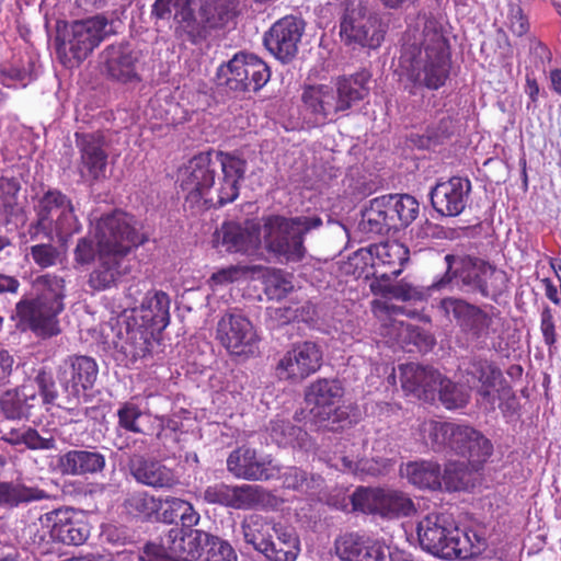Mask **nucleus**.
Listing matches in <instances>:
<instances>
[{"label":"nucleus","instance_id":"obj_23","mask_svg":"<svg viewBox=\"0 0 561 561\" xmlns=\"http://www.w3.org/2000/svg\"><path fill=\"white\" fill-rule=\"evenodd\" d=\"M99 374L96 362L84 355L68 356L59 365L58 381L69 398L79 399L94 386Z\"/></svg>","mask_w":561,"mask_h":561},{"label":"nucleus","instance_id":"obj_15","mask_svg":"<svg viewBox=\"0 0 561 561\" xmlns=\"http://www.w3.org/2000/svg\"><path fill=\"white\" fill-rule=\"evenodd\" d=\"M387 26L375 13H366L360 5L346 9L341 23L342 41L353 47L378 48L385 39Z\"/></svg>","mask_w":561,"mask_h":561},{"label":"nucleus","instance_id":"obj_16","mask_svg":"<svg viewBox=\"0 0 561 561\" xmlns=\"http://www.w3.org/2000/svg\"><path fill=\"white\" fill-rule=\"evenodd\" d=\"M217 339L232 355H253L257 335L251 321L239 312H226L217 324Z\"/></svg>","mask_w":561,"mask_h":561},{"label":"nucleus","instance_id":"obj_37","mask_svg":"<svg viewBox=\"0 0 561 561\" xmlns=\"http://www.w3.org/2000/svg\"><path fill=\"white\" fill-rule=\"evenodd\" d=\"M380 335L390 346H399L401 348H405L409 345L422 347L433 344L432 336L425 333L424 330L392 318L383 320Z\"/></svg>","mask_w":561,"mask_h":561},{"label":"nucleus","instance_id":"obj_53","mask_svg":"<svg viewBox=\"0 0 561 561\" xmlns=\"http://www.w3.org/2000/svg\"><path fill=\"white\" fill-rule=\"evenodd\" d=\"M367 538L350 533L335 540V552L343 561H358Z\"/></svg>","mask_w":561,"mask_h":561},{"label":"nucleus","instance_id":"obj_39","mask_svg":"<svg viewBox=\"0 0 561 561\" xmlns=\"http://www.w3.org/2000/svg\"><path fill=\"white\" fill-rule=\"evenodd\" d=\"M105 456L96 450L72 449L58 458V468L66 476H85L105 468Z\"/></svg>","mask_w":561,"mask_h":561},{"label":"nucleus","instance_id":"obj_58","mask_svg":"<svg viewBox=\"0 0 561 561\" xmlns=\"http://www.w3.org/2000/svg\"><path fill=\"white\" fill-rule=\"evenodd\" d=\"M30 253L33 261L43 268L55 265L59 256L58 250L50 243L33 245Z\"/></svg>","mask_w":561,"mask_h":561},{"label":"nucleus","instance_id":"obj_17","mask_svg":"<svg viewBox=\"0 0 561 561\" xmlns=\"http://www.w3.org/2000/svg\"><path fill=\"white\" fill-rule=\"evenodd\" d=\"M216 162L213 152H202L194 156L179 171V182L186 199L198 204L202 199L208 202L207 195L215 183Z\"/></svg>","mask_w":561,"mask_h":561},{"label":"nucleus","instance_id":"obj_50","mask_svg":"<svg viewBox=\"0 0 561 561\" xmlns=\"http://www.w3.org/2000/svg\"><path fill=\"white\" fill-rule=\"evenodd\" d=\"M370 289L375 294L390 295L392 298L402 301L422 300L424 298V294L420 289L408 283L390 284V280H382L378 277L370 283Z\"/></svg>","mask_w":561,"mask_h":561},{"label":"nucleus","instance_id":"obj_54","mask_svg":"<svg viewBox=\"0 0 561 561\" xmlns=\"http://www.w3.org/2000/svg\"><path fill=\"white\" fill-rule=\"evenodd\" d=\"M469 469L465 462H449L446 465L442 482L449 491H458L467 488L470 482Z\"/></svg>","mask_w":561,"mask_h":561},{"label":"nucleus","instance_id":"obj_36","mask_svg":"<svg viewBox=\"0 0 561 561\" xmlns=\"http://www.w3.org/2000/svg\"><path fill=\"white\" fill-rule=\"evenodd\" d=\"M213 158L216 164H220L224 174L217 199V204L224 206L238 197L239 182L244 176L247 162L236 154L222 151L214 152Z\"/></svg>","mask_w":561,"mask_h":561},{"label":"nucleus","instance_id":"obj_7","mask_svg":"<svg viewBox=\"0 0 561 561\" xmlns=\"http://www.w3.org/2000/svg\"><path fill=\"white\" fill-rule=\"evenodd\" d=\"M416 533L423 550L440 559L465 560L471 543L447 513H430L419 520Z\"/></svg>","mask_w":561,"mask_h":561},{"label":"nucleus","instance_id":"obj_35","mask_svg":"<svg viewBox=\"0 0 561 561\" xmlns=\"http://www.w3.org/2000/svg\"><path fill=\"white\" fill-rule=\"evenodd\" d=\"M128 468L138 483L153 489H170L179 482L171 468L159 460L148 459L141 455L130 457Z\"/></svg>","mask_w":561,"mask_h":561},{"label":"nucleus","instance_id":"obj_9","mask_svg":"<svg viewBox=\"0 0 561 561\" xmlns=\"http://www.w3.org/2000/svg\"><path fill=\"white\" fill-rule=\"evenodd\" d=\"M344 394L336 379L321 378L311 382L305 391L308 417L319 430L339 431L348 422V413L339 403Z\"/></svg>","mask_w":561,"mask_h":561},{"label":"nucleus","instance_id":"obj_42","mask_svg":"<svg viewBox=\"0 0 561 561\" xmlns=\"http://www.w3.org/2000/svg\"><path fill=\"white\" fill-rule=\"evenodd\" d=\"M49 499L46 491L20 481H0V508L12 510L31 502Z\"/></svg>","mask_w":561,"mask_h":561},{"label":"nucleus","instance_id":"obj_27","mask_svg":"<svg viewBox=\"0 0 561 561\" xmlns=\"http://www.w3.org/2000/svg\"><path fill=\"white\" fill-rule=\"evenodd\" d=\"M76 146L80 153L79 172L83 179L105 178L108 154L101 131L76 133Z\"/></svg>","mask_w":561,"mask_h":561},{"label":"nucleus","instance_id":"obj_24","mask_svg":"<svg viewBox=\"0 0 561 561\" xmlns=\"http://www.w3.org/2000/svg\"><path fill=\"white\" fill-rule=\"evenodd\" d=\"M304 32V21L287 15L276 21L265 33L264 45L277 59L288 62L298 53Z\"/></svg>","mask_w":561,"mask_h":561},{"label":"nucleus","instance_id":"obj_38","mask_svg":"<svg viewBox=\"0 0 561 561\" xmlns=\"http://www.w3.org/2000/svg\"><path fill=\"white\" fill-rule=\"evenodd\" d=\"M369 253L373 257V266L389 267V272L376 275V277L391 280L401 274L403 265L409 261L410 251L401 242L387 241L371 245Z\"/></svg>","mask_w":561,"mask_h":561},{"label":"nucleus","instance_id":"obj_30","mask_svg":"<svg viewBox=\"0 0 561 561\" xmlns=\"http://www.w3.org/2000/svg\"><path fill=\"white\" fill-rule=\"evenodd\" d=\"M450 450L466 458L471 467L478 470L492 456L493 444L477 428L457 423Z\"/></svg>","mask_w":561,"mask_h":561},{"label":"nucleus","instance_id":"obj_12","mask_svg":"<svg viewBox=\"0 0 561 561\" xmlns=\"http://www.w3.org/2000/svg\"><path fill=\"white\" fill-rule=\"evenodd\" d=\"M112 33V23L102 14L73 21L60 34L58 53L80 62Z\"/></svg>","mask_w":561,"mask_h":561},{"label":"nucleus","instance_id":"obj_43","mask_svg":"<svg viewBox=\"0 0 561 561\" xmlns=\"http://www.w3.org/2000/svg\"><path fill=\"white\" fill-rule=\"evenodd\" d=\"M400 474L419 489L437 490L442 486L440 467L433 461H410L400 467Z\"/></svg>","mask_w":561,"mask_h":561},{"label":"nucleus","instance_id":"obj_57","mask_svg":"<svg viewBox=\"0 0 561 561\" xmlns=\"http://www.w3.org/2000/svg\"><path fill=\"white\" fill-rule=\"evenodd\" d=\"M341 465L335 463V467L344 472L353 473L359 478L367 474H376L377 470L373 461L368 459L354 460L348 456H342L340 459Z\"/></svg>","mask_w":561,"mask_h":561},{"label":"nucleus","instance_id":"obj_34","mask_svg":"<svg viewBox=\"0 0 561 561\" xmlns=\"http://www.w3.org/2000/svg\"><path fill=\"white\" fill-rule=\"evenodd\" d=\"M402 389L419 399L433 400L439 383L440 373L433 367L415 363L399 366Z\"/></svg>","mask_w":561,"mask_h":561},{"label":"nucleus","instance_id":"obj_64","mask_svg":"<svg viewBox=\"0 0 561 561\" xmlns=\"http://www.w3.org/2000/svg\"><path fill=\"white\" fill-rule=\"evenodd\" d=\"M387 546L367 538L358 561H383Z\"/></svg>","mask_w":561,"mask_h":561},{"label":"nucleus","instance_id":"obj_25","mask_svg":"<svg viewBox=\"0 0 561 561\" xmlns=\"http://www.w3.org/2000/svg\"><path fill=\"white\" fill-rule=\"evenodd\" d=\"M203 500L208 504L233 510H251L264 502V492L259 485H228L219 482L205 488Z\"/></svg>","mask_w":561,"mask_h":561},{"label":"nucleus","instance_id":"obj_29","mask_svg":"<svg viewBox=\"0 0 561 561\" xmlns=\"http://www.w3.org/2000/svg\"><path fill=\"white\" fill-rule=\"evenodd\" d=\"M213 244L220 251L229 253H251L260 244V228L253 221L244 225L227 221L213 236Z\"/></svg>","mask_w":561,"mask_h":561},{"label":"nucleus","instance_id":"obj_51","mask_svg":"<svg viewBox=\"0 0 561 561\" xmlns=\"http://www.w3.org/2000/svg\"><path fill=\"white\" fill-rule=\"evenodd\" d=\"M480 266L484 268V279L479 294L485 298L496 300L507 289V275L504 271L497 270L489 263Z\"/></svg>","mask_w":561,"mask_h":561},{"label":"nucleus","instance_id":"obj_21","mask_svg":"<svg viewBox=\"0 0 561 561\" xmlns=\"http://www.w3.org/2000/svg\"><path fill=\"white\" fill-rule=\"evenodd\" d=\"M41 525L50 538L67 546H81L90 537V527L80 513L71 508L55 510L41 516Z\"/></svg>","mask_w":561,"mask_h":561},{"label":"nucleus","instance_id":"obj_60","mask_svg":"<svg viewBox=\"0 0 561 561\" xmlns=\"http://www.w3.org/2000/svg\"><path fill=\"white\" fill-rule=\"evenodd\" d=\"M176 559L162 540L160 545L147 543L139 554V561H175Z\"/></svg>","mask_w":561,"mask_h":561},{"label":"nucleus","instance_id":"obj_1","mask_svg":"<svg viewBox=\"0 0 561 561\" xmlns=\"http://www.w3.org/2000/svg\"><path fill=\"white\" fill-rule=\"evenodd\" d=\"M407 36L410 46L419 49L407 73L408 80L413 83L410 94H415L414 89L419 87L430 90L443 87L449 76L450 58L439 22L431 15L421 14Z\"/></svg>","mask_w":561,"mask_h":561},{"label":"nucleus","instance_id":"obj_3","mask_svg":"<svg viewBox=\"0 0 561 561\" xmlns=\"http://www.w3.org/2000/svg\"><path fill=\"white\" fill-rule=\"evenodd\" d=\"M369 79L367 71H360L339 77L334 85H307L301 94L304 111L314 124L332 122L340 113L348 111L368 95Z\"/></svg>","mask_w":561,"mask_h":561},{"label":"nucleus","instance_id":"obj_46","mask_svg":"<svg viewBox=\"0 0 561 561\" xmlns=\"http://www.w3.org/2000/svg\"><path fill=\"white\" fill-rule=\"evenodd\" d=\"M34 400H36L34 390L28 386H22L20 389L4 392L0 404L5 416L14 420L26 415Z\"/></svg>","mask_w":561,"mask_h":561},{"label":"nucleus","instance_id":"obj_10","mask_svg":"<svg viewBox=\"0 0 561 561\" xmlns=\"http://www.w3.org/2000/svg\"><path fill=\"white\" fill-rule=\"evenodd\" d=\"M35 211V229L42 231L49 240L56 236L60 242H66L81 230L72 202L58 190L47 191L39 198Z\"/></svg>","mask_w":561,"mask_h":561},{"label":"nucleus","instance_id":"obj_44","mask_svg":"<svg viewBox=\"0 0 561 561\" xmlns=\"http://www.w3.org/2000/svg\"><path fill=\"white\" fill-rule=\"evenodd\" d=\"M162 512L159 516V520L165 524H173L176 519L181 520V525L184 528H191L199 523L201 515L193 507V505L182 499L167 496L162 500Z\"/></svg>","mask_w":561,"mask_h":561},{"label":"nucleus","instance_id":"obj_48","mask_svg":"<svg viewBox=\"0 0 561 561\" xmlns=\"http://www.w3.org/2000/svg\"><path fill=\"white\" fill-rule=\"evenodd\" d=\"M124 506L130 515L150 520L153 516H158L162 508V500L150 495L146 491H137L128 494Z\"/></svg>","mask_w":561,"mask_h":561},{"label":"nucleus","instance_id":"obj_62","mask_svg":"<svg viewBox=\"0 0 561 561\" xmlns=\"http://www.w3.org/2000/svg\"><path fill=\"white\" fill-rule=\"evenodd\" d=\"M35 382L41 391L44 402H54L57 398V390L51 375L44 369H41L35 377Z\"/></svg>","mask_w":561,"mask_h":561},{"label":"nucleus","instance_id":"obj_47","mask_svg":"<svg viewBox=\"0 0 561 561\" xmlns=\"http://www.w3.org/2000/svg\"><path fill=\"white\" fill-rule=\"evenodd\" d=\"M457 423L440 422L436 420L424 421L420 426V433L426 445L435 450L451 449V440Z\"/></svg>","mask_w":561,"mask_h":561},{"label":"nucleus","instance_id":"obj_45","mask_svg":"<svg viewBox=\"0 0 561 561\" xmlns=\"http://www.w3.org/2000/svg\"><path fill=\"white\" fill-rule=\"evenodd\" d=\"M268 435L275 444L282 447L305 448L308 442V434L301 427L294 425L290 421L276 417L270 422Z\"/></svg>","mask_w":561,"mask_h":561},{"label":"nucleus","instance_id":"obj_2","mask_svg":"<svg viewBox=\"0 0 561 561\" xmlns=\"http://www.w3.org/2000/svg\"><path fill=\"white\" fill-rule=\"evenodd\" d=\"M152 14L162 20L173 15L176 31L197 44L234 18L236 4L233 0H156Z\"/></svg>","mask_w":561,"mask_h":561},{"label":"nucleus","instance_id":"obj_14","mask_svg":"<svg viewBox=\"0 0 561 561\" xmlns=\"http://www.w3.org/2000/svg\"><path fill=\"white\" fill-rule=\"evenodd\" d=\"M219 84L238 92H256L271 78L268 66L253 54L238 53L217 69Z\"/></svg>","mask_w":561,"mask_h":561},{"label":"nucleus","instance_id":"obj_49","mask_svg":"<svg viewBox=\"0 0 561 561\" xmlns=\"http://www.w3.org/2000/svg\"><path fill=\"white\" fill-rule=\"evenodd\" d=\"M35 298L48 304H64L65 280L55 274H44L33 282Z\"/></svg>","mask_w":561,"mask_h":561},{"label":"nucleus","instance_id":"obj_13","mask_svg":"<svg viewBox=\"0 0 561 561\" xmlns=\"http://www.w3.org/2000/svg\"><path fill=\"white\" fill-rule=\"evenodd\" d=\"M354 511L387 519L408 517L416 508L405 492L392 488H357L351 496Z\"/></svg>","mask_w":561,"mask_h":561},{"label":"nucleus","instance_id":"obj_20","mask_svg":"<svg viewBox=\"0 0 561 561\" xmlns=\"http://www.w3.org/2000/svg\"><path fill=\"white\" fill-rule=\"evenodd\" d=\"M439 308L447 317H451L460 330L471 339L481 340L490 335L494 314H489L480 307L455 297L442 299Z\"/></svg>","mask_w":561,"mask_h":561},{"label":"nucleus","instance_id":"obj_56","mask_svg":"<svg viewBox=\"0 0 561 561\" xmlns=\"http://www.w3.org/2000/svg\"><path fill=\"white\" fill-rule=\"evenodd\" d=\"M20 191L19 183L15 180H0V214L10 215L16 206L18 193Z\"/></svg>","mask_w":561,"mask_h":561},{"label":"nucleus","instance_id":"obj_11","mask_svg":"<svg viewBox=\"0 0 561 561\" xmlns=\"http://www.w3.org/2000/svg\"><path fill=\"white\" fill-rule=\"evenodd\" d=\"M98 251H105L115 255H125L147 240L139 232L134 217L121 211L103 215L93 228Z\"/></svg>","mask_w":561,"mask_h":561},{"label":"nucleus","instance_id":"obj_63","mask_svg":"<svg viewBox=\"0 0 561 561\" xmlns=\"http://www.w3.org/2000/svg\"><path fill=\"white\" fill-rule=\"evenodd\" d=\"M540 330L545 343L551 347L557 342L556 327L552 311L549 307L542 309L540 314Z\"/></svg>","mask_w":561,"mask_h":561},{"label":"nucleus","instance_id":"obj_31","mask_svg":"<svg viewBox=\"0 0 561 561\" xmlns=\"http://www.w3.org/2000/svg\"><path fill=\"white\" fill-rule=\"evenodd\" d=\"M445 262L447 265V272L439 282L433 284L434 288H443L446 284L451 282L453 277H455L459 280L461 287L467 293L479 294L484 279V268L480 265L486 264V262L470 255L454 254H447L445 256Z\"/></svg>","mask_w":561,"mask_h":561},{"label":"nucleus","instance_id":"obj_22","mask_svg":"<svg viewBox=\"0 0 561 561\" xmlns=\"http://www.w3.org/2000/svg\"><path fill=\"white\" fill-rule=\"evenodd\" d=\"M321 364L322 352L316 343H296L279 359L276 375L279 379L300 381L314 374Z\"/></svg>","mask_w":561,"mask_h":561},{"label":"nucleus","instance_id":"obj_55","mask_svg":"<svg viewBox=\"0 0 561 561\" xmlns=\"http://www.w3.org/2000/svg\"><path fill=\"white\" fill-rule=\"evenodd\" d=\"M141 410L134 403L126 402L117 410L118 426L127 432L139 434L142 432L138 421Z\"/></svg>","mask_w":561,"mask_h":561},{"label":"nucleus","instance_id":"obj_52","mask_svg":"<svg viewBox=\"0 0 561 561\" xmlns=\"http://www.w3.org/2000/svg\"><path fill=\"white\" fill-rule=\"evenodd\" d=\"M436 392H438L442 403L449 410L465 407L470 398L468 390L457 386L442 375L439 376Z\"/></svg>","mask_w":561,"mask_h":561},{"label":"nucleus","instance_id":"obj_18","mask_svg":"<svg viewBox=\"0 0 561 561\" xmlns=\"http://www.w3.org/2000/svg\"><path fill=\"white\" fill-rule=\"evenodd\" d=\"M64 307V304L23 299L16 304V316L24 329L31 330L37 337L49 339L60 333L57 317Z\"/></svg>","mask_w":561,"mask_h":561},{"label":"nucleus","instance_id":"obj_4","mask_svg":"<svg viewBox=\"0 0 561 561\" xmlns=\"http://www.w3.org/2000/svg\"><path fill=\"white\" fill-rule=\"evenodd\" d=\"M319 216H268L263 224L266 250L280 262H299L305 257V236L322 226Z\"/></svg>","mask_w":561,"mask_h":561},{"label":"nucleus","instance_id":"obj_5","mask_svg":"<svg viewBox=\"0 0 561 561\" xmlns=\"http://www.w3.org/2000/svg\"><path fill=\"white\" fill-rule=\"evenodd\" d=\"M241 530L245 543L268 561H296L300 553V540L291 527L261 515L244 518Z\"/></svg>","mask_w":561,"mask_h":561},{"label":"nucleus","instance_id":"obj_26","mask_svg":"<svg viewBox=\"0 0 561 561\" xmlns=\"http://www.w3.org/2000/svg\"><path fill=\"white\" fill-rule=\"evenodd\" d=\"M461 377L467 386L476 389L482 401L494 408V388L497 380L502 379L501 370L486 358L472 356L463 359L459 365Z\"/></svg>","mask_w":561,"mask_h":561},{"label":"nucleus","instance_id":"obj_59","mask_svg":"<svg viewBox=\"0 0 561 561\" xmlns=\"http://www.w3.org/2000/svg\"><path fill=\"white\" fill-rule=\"evenodd\" d=\"M210 561H237V553L231 545L220 538L213 536L208 546Z\"/></svg>","mask_w":561,"mask_h":561},{"label":"nucleus","instance_id":"obj_6","mask_svg":"<svg viewBox=\"0 0 561 561\" xmlns=\"http://www.w3.org/2000/svg\"><path fill=\"white\" fill-rule=\"evenodd\" d=\"M170 297L162 290H150L139 307L131 310L125 332L133 357L145 356L154 331H162L170 322Z\"/></svg>","mask_w":561,"mask_h":561},{"label":"nucleus","instance_id":"obj_8","mask_svg":"<svg viewBox=\"0 0 561 561\" xmlns=\"http://www.w3.org/2000/svg\"><path fill=\"white\" fill-rule=\"evenodd\" d=\"M419 214V202L408 194L376 197L362 211L359 229L366 233L382 234L408 227Z\"/></svg>","mask_w":561,"mask_h":561},{"label":"nucleus","instance_id":"obj_40","mask_svg":"<svg viewBox=\"0 0 561 561\" xmlns=\"http://www.w3.org/2000/svg\"><path fill=\"white\" fill-rule=\"evenodd\" d=\"M99 263L91 273L89 283L98 290H104L114 285L117 279L129 272V261L125 255H115L98 251Z\"/></svg>","mask_w":561,"mask_h":561},{"label":"nucleus","instance_id":"obj_19","mask_svg":"<svg viewBox=\"0 0 561 561\" xmlns=\"http://www.w3.org/2000/svg\"><path fill=\"white\" fill-rule=\"evenodd\" d=\"M227 470L237 479L262 481L278 478L282 468L270 456L259 455L253 448L241 446L227 458Z\"/></svg>","mask_w":561,"mask_h":561},{"label":"nucleus","instance_id":"obj_41","mask_svg":"<svg viewBox=\"0 0 561 561\" xmlns=\"http://www.w3.org/2000/svg\"><path fill=\"white\" fill-rule=\"evenodd\" d=\"M0 440L19 448L30 450H50L56 447V440L53 436L44 437L31 426H3L0 427Z\"/></svg>","mask_w":561,"mask_h":561},{"label":"nucleus","instance_id":"obj_28","mask_svg":"<svg viewBox=\"0 0 561 561\" xmlns=\"http://www.w3.org/2000/svg\"><path fill=\"white\" fill-rule=\"evenodd\" d=\"M470 192L471 182L467 178L453 176L431 190V203L442 216L456 217L465 210Z\"/></svg>","mask_w":561,"mask_h":561},{"label":"nucleus","instance_id":"obj_33","mask_svg":"<svg viewBox=\"0 0 561 561\" xmlns=\"http://www.w3.org/2000/svg\"><path fill=\"white\" fill-rule=\"evenodd\" d=\"M105 69L107 75L119 82H138L140 80L137 65L141 54L129 44L108 46L105 51Z\"/></svg>","mask_w":561,"mask_h":561},{"label":"nucleus","instance_id":"obj_32","mask_svg":"<svg viewBox=\"0 0 561 561\" xmlns=\"http://www.w3.org/2000/svg\"><path fill=\"white\" fill-rule=\"evenodd\" d=\"M211 537L204 530L174 526L162 537V541L178 560L194 561L209 546Z\"/></svg>","mask_w":561,"mask_h":561},{"label":"nucleus","instance_id":"obj_61","mask_svg":"<svg viewBox=\"0 0 561 561\" xmlns=\"http://www.w3.org/2000/svg\"><path fill=\"white\" fill-rule=\"evenodd\" d=\"M507 20L508 27L514 35L523 36L528 32L529 23L519 5H510Z\"/></svg>","mask_w":561,"mask_h":561}]
</instances>
